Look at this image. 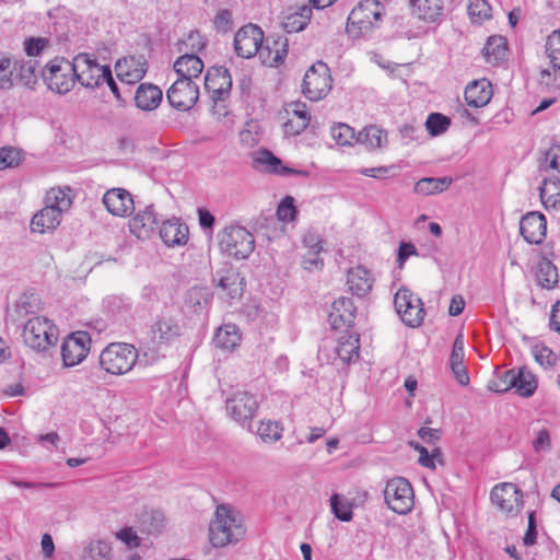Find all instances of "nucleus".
<instances>
[{
	"mask_svg": "<svg viewBox=\"0 0 560 560\" xmlns=\"http://www.w3.org/2000/svg\"><path fill=\"white\" fill-rule=\"evenodd\" d=\"M245 528L241 514L229 504H219L209 525V540L214 548H222L243 538Z\"/></svg>",
	"mask_w": 560,
	"mask_h": 560,
	"instance_id": "nucleus-1",
	"label": "nucleus"
},
{
	"mask_svg": "<svg viewBox=\"0 0 560 560\" xmlns=\"http://www.w3.org/2000/svg\"><path fill=\"white\" fill-rule=\"evenodd\" d=\"M138 360V350L130 343L114 342L100 354L101 368L113 375L128 373Z\"/></svg>",
	"mask_w": 560,
	"mask_h": 560,
	"instance_id": "nucleus-2",
	"label": "nucleus"
},
{
	"mask_svg": "<svg viewBox=\"0 0 560 560\" xmlns=\"http://www.w3.org/2000/svg\"><path fill=\"white\" fill-rule=\"evenodd\" d=\"M23 339L30 348L45 352L58 340L57 327L47 317L34 316L24 325Z\"/></svg>",
	"mask_w": 560,
	"mask_h": 560,
	"instance_id": "nucleus-3",
	"label": "nucleus"
},
{
	"mask_svg": "<svg viewBox=\"0 0 560 560\" xmlns=\"http://www.w3.org/2000/svg\"><path fill=\"white\" fill-rule=\"evenodd\" d=\"M223 253L236 259L248 258L255 248L254 236L242 226H228L219 234Z\"/></svg>",
	"mask_w": 560,
	"mask_h": 560,
	"instance_id": "nucleus-4",
	"label": "nucleus"
},
{
	"mask_svg": "<svg viewBox=\"0 0 560 560\" xmlns=\"http://www.w3.org/2000/svg\"><path fill=\"white\" fill-rule=\"evenodd\" d=\"M40 74L48 89L58 94L71 91L75 82L72 62L65 58H55L49 61L42 69Z\"/></svg>",
	"mask_w": 560,
	"mask_h": 560,
	"instance_id": "nucleus-5",
	"label": "nucleus"
},
{
	"mask_svg": "<svg viewBox=\"0 0 560 560\" xmlns=\"http://www.w3.org/2000/svg\"><path fill=\"white\" fill-rule=\"evenodd\" d=\"M75 80L84 88L95 89L104 84L105 69L96 58L89 54H79L72 61Z\"/></svg>",
	"mask_w": 560,
	"mask_h": 560,
	"instance_id": "nucleus-6",
	"label": "nucleus"
},
{
	"mask_svg": "<svg viewBox=\"0 0 560 560\" xmlns=\"http://www.w3.org/2000/svg\"><path fill=\"white\" fill-rule=\"evenodd\" d=\"M331 77L326 63L318 61L305 72L302 91L310 101L324 98L331 89Z\"/></svg>",
	"mask_w": 560,
	"mask_h": 560,
	"instance_id": "nucleus-7",
	"label": "nucleus"
},
{
	"mask_svg": "<svg viewBox=\"0 0 560 560\" xmlns=\"http://www.w3.org/2000/svg\"><path fill=\"white\" fill-rule=\"evenodd\" d=\"M384 498L388 508L398 514H407L413 506V490L410 482L402 477L387 481Z\"/></svg>",
	"mask_w": 560,
	"mask_h": 560,
	"instance_id": "nucleus-8",
	"label": "nucleus"
},
{
	"mask_svg": "<svg viewBox=\"0 0 560 560\" xmlns=\"http://www.w3.org/2000/svg\"><path fill=\"white\" fill-rule=\"evenodd\" d=\"M394 305L401 320L410 326L418 327L424 319V308L421 300L409 289L401 288L394 298Z\"/></svg>",
	"mask_w": 560,
	"mask_h": 560,
	"instance_id": "nucleus-9",
	"label": "nucleus"
},
{
	"mask_svg": "<svg viewBox=\"0 0 560 560\" xmlns=\"http://www.w3.org/2000/svg\"><path fill=\"white\" fill-rule=\"evenodd\" d=\"M384 7L377 0H364L352 9L348 16V28L357 27L360 33L371 31L382 20Z\"/></svg>",
	"mask_w": 560,
	"mask_h": 560,
	"instance_id": "nucleus-10",
	"label": "nucleus"
},
{
	"mask_svg": "<svg viewBox=\"0 0 560 560\" xmlns=\"http://www.w3.org/2000/svg\"><path fill=\"white\" fill-rule=\"evenodd\" d=\"M166 98L173 108L187 112L199 98V86L190 79H177L166 91Z\"/></svg>",
	"mask_w": 560,
	"mask_h": 560,
	"instance_id": "nucleus-11",
	"label": "nucleus"
},
{
	"mask_svg": "<svg viewBox=\"0 0 560 560\" xmlns=\"http://www.w3.org/2000/svg\"><path fill=\"white\" fill-rule=\"evenodd\" d=\"M264 44V32L255 24L241 27L234 36V49L238 57L252 58L258 54L260 57Z\"/></svg>",
	"mask_w": 560,
	"mask_h": 560,
	"instance_id": "nucleus-12",
	"label": "nucleus"
},
{
	"mask_svg": "<svg viewBox=\"0 0 560 560\" xmlns=\"http://www.w3.org/2000/svg\"><path fill=\"white\" fill-rule=\"evenodd\" d=\"M258 408L257 399L248 392H236L226 400V409L231 417L250 430V420Z\"/></svg>",
	"mask_w": 560,
	"mask_h": 560,
	"instance_id": "nucleus-13",
	"label": "nucleus"
},
{
	"mask_svg": "<svg viewBox=\"0 0 560 560\" xmlns=\"http://www.w3.org/2000/svg\"><path fill=\"white\" fill-rule=\"evenodd\" d=\"M91 337L85 331H75L68 336L61 346L62 361L66 366L79 364L90 351Z\"/></svg>",
	"mask_w": 560,
	"mask_h": 560,
	"instance_id": "nucleus-14",
	"label": "nucleus"
},
{
	"mask_svg": "<svg viewBox=\"0 0 560 560\" xmlns=\"http://www.w3.org/2000/svg\"><path fill=\"white\" fill-rule=\"evenodd\" d=\"M205 89L214 103L224 102L232 89V77L224 67H210L205 75Z\"/></svg>",
	"mask_w": 560,
	"mask_h": 560,
	"instance_id": "nucleus-15",
	"label": "nucleus"
},
{
	"mask_svg": "<svg viewBox=\"0 0 560 560\" xmlns=\"http://www.w3.org/2000/svg\"><path fill=\"white\" fill-rule=\"evenodd\" d=\"M182 335V327L173 316L162 314L150 326V342L155 348L167 346Z\"/></svg>",
	"mask_w": 560,
	"mask_h": 560,
	"instance_id": "nucleus-16",
	"label": "nucleus"
},
{
	"mask_svg": "<svg viewBox=\"0 0 560 560\" xmlns=\"http://www.w3.org/2000/svg\"><path fill=\"white\" fill-rule=\"evenodd\" d=\"M117 78L128 85L138 83L148 71V61L143 56H127L115 63Z\"/></svg>",
	"mask_w": 560,
	"mask_h": 560,
	"instance_id": "nucleus-17",
	"label": "nucleus"
},
{
	"mask_svg": "<svg viewBox=\"0 0 560 560\" xmlns=\"http://www.w3.org/2000/svg\"><path fill=\"white\" fill-rule=\"evenodd\" d=\"M546 233L547 220L542 213L530 211L521 218L520 234L528 244H541L546 237Z\"/></svg>",
	"mask_w": 560,
	"mask_h": 560,
	"instance_id": "nucleus-18",
	"label": "nucleus"
},
{
	"mask_svg": "<svg viewBox=\"0 0 560 560\" xmlns=\"http://www.w3.org/2000/svg\"><path fill=\"white\" fill-rule=\"evenodd\" d=\"M522 498V492L511 482L497 485L491 491L492 503L506 513L518 511Z\"/></svg>",
	"mask_w": 560,
	"mask_h": 560,
	"instance_id": "nucleus-19",
	"label": "nucleus"
},
{
	"mask_svg": "<svg viewBox=\"0 0 560 560\" xmlns=\"http://www.w3.org/2000/svg\"><path fill=\"white\" fill-rule=\"evenodd\" d=\"M253 167L258 171H265L269 173L280 174V175H305L306 172L293 170L282 165L280 159L273 155L270 151L266 149L258 150L253 155Z\"/></svg>",
	"mask_w": 560,
	"mask_h": 560,
	"instance_id": "nucleus-20",
	"label": "nucleus"
},
{
	"mask_svg": "<svg viewBox=\"0 0 560 560\" xmlns=\"http://www.w3.org/2000/svg\"><path fill=\"white\" fill-rule=\"evenodd\" d=\"M103 203L112 214L118 217L130 214L135 208L131 195L122 188H113L106 191Z\"/></svg>",
	"mask_w": 560,
	"mask_h": 560,
	"instance_id": "nucleus-21",
	"label": "nucleus"
},
{
	"mask_svg": "<svg viewBox=\"0 0 560 560\" xmlns=\"http://www.w3.org/2000/svg\"><path fill=\"white\" fill-rule=\"evenodd\" d=\"M355 317V306L350 298L341 296L331 305L329 313V323L334 329L342 326H351Z\"/></svg>",
	"mask_w": 560,
	"mask_h": 560,
	"instance_id": "nucleus-22",
	"label": "nucleus"
},
{
	"mask_svg": "<svg viewBox=\"0 0 560 560\" xmlns=\"http://www.w3.org/2000/svg\"><path fill=\"white\" fill-rule=\"evenodd\" d=\"M289 40L287 37L279 36L270 42V37L262 44L260 59L262 63L269 67H277L282 63L288 55Z\"/></svg>",
	"mask_w": 560,
	"mask_h": 560,
	"instance_id": "nucleus-23",
	"label": "nucleus"
},
{
	"mask_svg": "<svg viewBox=\"0 0 560 560\" xmlns=\"http://www.w3.org/2000/svg\"><path fill=\"white\" fill-rule=\"evenodd\" d=\"M493 95L491 82L487 79L475 80L465 89V101L468 106L483 107Z\"/></svg>",
	"mask_w": 560,
	"mask_h": 560,
	"instance_id": "nucleus-24",
	"label": "nucleus"
},
{
	"mask_svg": "<svg viewBox=\"0 0 560 560\" xmlns=\"http://www.w3.org/2000/svg\"><path fill=\"white\" fill-rule=\"evenodd\" d=\"M158 225L156 213L152 205L138 212L130 221V232L138 238H149Z\"/></svg>",
	"mask_w": 560,
	"mask_h": 560,
	"instance_id": "nucleus-25",
	"label": "nucleus"
},
{
	"mask_svg": "<svg viewBox=\"0 0 560 560\" xmlns=\"http://www.w3.org/2000/svg\"><path fill=\"white\" fill-rule=\"evenodd\" d=\"M188 226L178 219L166 220L160 228V236L165 245L170 247L185 245L188 241Z\"/></svg>",
	"mask_w": 560,
	"mask_h": 560,
	"instance_id": "nucleus-26",
	"label": "nucleus"
},
{
	"mask_svg": "<svg viewBox=\"0 0 560 560\" xmlns=\"http://www.w3.org/2000/svg\"><path fill=\"white\" fill-rule=\"evenodd\" d=\"M162 90L152 83H141L133 96L136 106L147 112L155 109L162 102Z\"/></svg>",
	"mask_w": 560,
	"mask_h": 560,
	"instance_id": "nucleus-27",
	"label": "nucleus"
},
{
	"mask_svg": "<svg viewBox=\"0 0 560 560\" xmlns=\"http://www.w3.org/2000/svg\"><path fill=\"white\" fill-rule=\"evenodd\" d=\"M203 61L196 55L186 52L178 57L174 62V71L177 74V79H190L195 81L199 78L203 70Z\"/></svg>",
	"mask_w": 560,
	"mask_h": 560,
	"instance_id": "nucleus-28",
	"label": "nucleus"
},
{
	"mask_svg": "<svg viewBox=\"0 0 560 560\" xmlns=\"http://www.w3.org/2000/svg\"><path fill=\"white\" fill-rule=\"evenodd\" d=\"M34 89L38 83V62L34 59H19L15 57L14 82Z\"/></svg>",
	"mask_w": 560,
	"mask_h": 560,
	"instance_id": "nucleus-29",
	"label": "nucleus"
},
{
	"mask_svg": "<svg viewBox=\"0 0 560 560\" xmlns=\"http://www.w3.org/2000/svg\"><path fill=\"white\" fill-rule=\"evenodd\" d=\"M60 219L61 213H59L58 209L47 205L32 218L31 230L43 234L46 231L56 229L60 223Z\"/></svg>",
	"mask_w": 560,
	"mask_h": 560,
	"instance_id": "nucleus-30",
	"label": "nucleus"
},
{
	"mask_svg": "<svg viewBox=\"0 0 560 560\" xmlns=\"http://www.w3.org/2000/svg\"><path fill=\"white\" fill-rule=\"evenodd\" d=\"M359 335L355 332H347L341 336L335 348L337 358L345 364L352 363L359 358Z\"/></svg>",
	"mask_w": 560,
	"mask_h": 560,
	"instance_id": "nucleus-31",
	"label": "nucleus"
},
{
	"mask_svg": "<svg viewBox=\"0 0 560 560\" xmlns=\"http://www.w3.org/2000/svg\"><path fill=\"white\" fill-rule=\"evenodd\" d=\"M373 281L374 279L371 272L362 266L352 268L348 272L347 282L349 284V289L358 296H364L368 294L373 287Z\"/></svg>",
	"mask_w": 560,
	"mask_h": 560,
	"instance_id": "nucleus-32",
	"label": "nucleus"
},
{
	"mask_svg": "<svg viewBox=\"0 0 560 560\" xmlns=\"http://www.w3.org/2000/svg\"><path fill=\"white\" fill-rule=\"evenodd\" d=\"M412 13L425 22H436L443 14L442 0H410Z\"/></svg>",
	"mask_w": 560,
	"mask_h": 560,
	"instance_id": "nucleus-33",
	"label": "nucleus"
},
{
	"mask_svg": "<svg viewBox=\"0 0 560 560\" xmlns=\"http://www.w3.org/2000/svg\"><path fill=\"white\" fill-rule=\"evenodd\" d=\"M244 278L235 268H226L219 278L218 285L228 293L231 299L240 298L244 291Z\"/></svg>",
	"mask_w": 560,
	"mask_h": 560,
	"instance_id": "nucleus-34",
	"label": "nucleus"
},
{
	"mask_svg": "<svg viewBox=\"0 0 560 560\" xmlns=\"http://www.w3.org/2000/svg\"><path fill=\"white\" fill-rule=\"evenodd\" d=\"M241 341V332L236 325L225 324L217 329L213 343L217 348L231 351L235 349Z\"/></svg>",
	"mask_w": 560,
	"mask_h": 560,
	"instance_id": "nucleus-35",
	"label": "nucleus"
},
{
	"mask_svg": "<svg viewBox=\"0 0 560 560\" xmlns=\"http://www.w3.org/2000/svg\"><path fill=\"white\" fill-rule=\"evenodd\" d=\"M312 8L303 4L298 8L294 12L289 13L283 22L282 26L287 33H298L303 31L311 21Z\"/></svg>",
	"mask_w": 560,
	"mask_h": 560,
	"instance_id": "nucleus-36",
	"label": "nucleus"
},
{
	"mask_svg": "<svg viewBox=\"0 0 560 560\" xmlns=\"http://www.w3.org/2000/svg\"><path fill=\"white\" fill-rule=\"evenodd\" d=\"M508 55V44L503 36H491L488 38L483 56L486 61L492 66H497L504 61Z\"/></svg>",
	"mask_w": 560,
	"mask_h": 560,
	"instance_id": "nucleus-37",
	"label": "nucleus"
},
{
	"mask_svg": "<svg viewBox=\"0 0 560 560\" xmlns=\"http://www.w3.org/2000/svg\"><path fill=\"white\" fill-rule=\"evenodd\" d=\"M536 280L540 288L551 290L559 282L557 267L546 257H542L537 265Z\"/></svg>",
	"mask_w": 560,
	"mask_h": 560,
	"instance_id": "nucleus-38",
	"label": "nucleus"
},
{
	"mask_svg": "<svg viewBox=\"0 0 560 560\" xmlns=\"http://www.w3.org/2000/svg\"><path fill=\"white\" fill-rule=\"evenodd\" d=\"M453 179L451 177H424L415 184L413 191L419 195L430 196L446 190Z\"/></svg>",
	"mask_w": 560,
	"mask_h": 560,
	"instance_id": "nucleus-39",
	"label": "nucleus"
},
{
	"mask_svg": "<svg viewBox=\"0 0 560 560\" xmlns=\"http://www.w3.org/2000/svg\"><path fill=\"white\" fill-rule=\"evenodd\" d=\"M539 196L546 209H560V180L545 179L539 187Z\"/></svg>",
	"mask_w": 560,
	"mask_h": 560,
	"instance_id": "nucleus-40",
	"label": "nucleus"
},
{
	"mask_svg": "<svg viewBox=\"0 0 560 560\" xmlns=\"http://www.w3.org/2000/svg\"><path fill=\"white\" fill-rule=\"evenodd\" d=\"M515 385L512 388L522 397H530L537 389V380L534 374L524 368L514 369Z\"/></svg>",
	"mask_w": 560,
	"mask_h": 560,
	"instance_id": "nucleus-41",
	"label": "nucleus"
},
{
	"mask_svg": "<svg viewBox=\"0 0 560 560\" xmlns=\"http://www.w3.org/2000/svg\"><path fill=\"white\" fill-rule=\"evenodd\" d=\"M514 369L512 370H500L495 369L494 376L488 382V389L494 393H505L512 389L515 385Z\"/></svg>",
	"mask_w": 560,
	"mask_h": 560,
	"instance_id": "nucleus-42",
	"label": "nucleus"
},
{
	"mask_svg": "<svg viewBox=\"0 0 560 560\" xmlns=\"http://www.w3.org/2000/svg\"><path fill=\"white\" fill-rule=\"evenodd\" d=\"M386 141V135L376 126L365 127L357 135V142L364 144L368 149L382 148Z\"/></svg>",
	"mask_w": 560,
	"mask_h": 560,
	"instance_id": "nucleus-43",
	"label": "nucleus"
},
{
	"mask_svg": "<svg viewBox=\"0 0 560 560\" xmlns=\"http://www.w3.org/2000/svg\"><path fill=\"white\" fill-rule=\"evenodd\" d=\"M15 57L5 52L0 54V89L10 90L14 85Z\"/></svg>",
	"mask_w": 560,
	"mask_h": 560,
	"instance_id": "nucleus-44",
	"label": "nucleus"
},
{
	"mask_svg": "<svg viewBox=\"0 0 560 560\" xmlns=\"http://www.w3.org/2000/svg\"><path fill=\"white\" fill-rule=\"evenodd\" d=\"M329 501L331 512L336 518L341 522H349L352 520V504L343 495L334 493Z\"/></svg>",
	"mask_w": 560,
	"mask_h": 560,
	"instance_id": "nucleus-45",
	"label": "nucleus"
},
{
	"mask_svg": "<svg viewBox=\"0 0 560 560\" xmlns=\"http://www.w3.org/2000/svg\"><path fill=\"white\" fill-rule=\"evenodd\" d=\"M283 428L277 421H260L257 434L265 443H276L282 436Z\"/></svg>",
	"mask_w": 560,
	"mask_h": 560,
	"instance_id": "nucleus-46",
	"label": "nucleus"
},
{
	"mask_svg": "<svg viewBox=\"0 0 560 560\" xmlns=\"http://www.w3.org/2000/svg\"><path fill=\"white\" fill-rule=\"evenodd\" d=\"M141 526L148 534L160 533L165 526V516L160 511L143 513L141 516Z\"/></svg>",
	"mask_w": 560,
	"mask_h": 560,
	"instance_id": "nucleus-47",
	"label": "nucleus"
},
{
	"mask_svg": "<svg viewBox=\"0 0 560 560\" xmlns=\"http://www.w3.org/2000/svg\"><path fill=\"white\" fill-rule=\"evenodd\" d=\"M330 133L339 145H352L353 142H357L354 130L347 124L339 122L332 126Z\"/></svg>",
	"mask_w": 560,
	"mask_h": 560,
	"instance_id": "nucleus-48",
	"label": "nucleus"
},
{
	"mask_svg": "<svg viewBox=\"0 0 560 560\" xmlns=\"http://www.w3.org/2000/svg\"><path fill=\"white\" fill-rule=\"evenodd\" d=\"M467 10L472 22H482L491 18V7L487 0H470Z\"/></svg>",
	"mask_w": 560,
	"mask_h": 560,
	"instance_id": "nucleus-49",
	"label": "nucleus"
},
{
	"mask_svg": "<svg viewBox=\"0 0 560 560\" xmlns=\"http://www.w3.org/2000/svg\"><path fill=\"white\" fill-rule=\"evenodd\" d=\"M451 119L443 114L432 113L428 116L425 126L431 136H439L447 130Z\"/></svg>",
	"mask_w": 560,
	"mask_h": 560,
	"instance_id": "nucleus-50",
	"label": "nucleus"
},
{
	"mask_svg": "<svg viewBox=\"0 0 560 560\" xmlns=\"http://www.w3.org/2000/svg\"><path fill=\"white\" fill-rule=\"evenodd\" d=\"M532 353L535 358V361L545 369L552 368L558 360L557 354L550 348L544 345H535L532 348Z\"/></svg>",
	"mask_w": 560,
	"mask_h": 560,
	"instance_id": "nucleus-51",
	"label": "nucleus"
},
{
	"mask_svg": "<svg viewBox=\"0 0 560 560\" xmlns=\"http://www.w3.org/2000/svg\"><path fill=\"white\" fill-rule=\"evenodd\" d=\"M112 548L102 540L91 542L86 549L85 560H110Z\"/></svg>",
	"mask_w": 560,
	"mask_h": 560,
	"instance_id": "nucleus-52",
	"label": "nucleus"
},
{
	"mask_svg": "<svg viewBox=\"0 0 560 560\" xmlns=\"http://www.w3.org/2000/svg\"><path fill=\"white\" fill-rule=\"evenodd\" d=\"M21 161L22 156L20 150L12 147L0 149V171L18 166Z\"/></svg>",
	"mask_w": 560,
	"mask_h": 560,
	"instance_id": "nucleus-53",
	"label": "nucleus"
},
{
	"mask_svg": "<svg viewBox=\"0 0 560 560\" xmlns=\"http://www.w3.org/2000/svg\"><path fill=\"white\" fill-rule=\"evenodd\" d=\"M295 215L294 198L291 196L284 197L277 208L278 219L282 222H290L294 220Z\"/></svg>",
	"mask_w": 560,
	"mask_h": 560,
	"instance_id": "nucleus-54",
	"label": "nucleus"
},
{
	"mask_svg": "<svg viewBox=\"0 0 560 560\" xmlns=\"http://www.w3.org/2000/svg\"><path fill=\"white\" fill-rule=\"evenodd\" d=\"M47 201L48 205H50L54 208H57L59 213H62V211L68 210L71 206V199L61 189H52L47 196Z\"/></svg>",
	"mask_w": 560,
	"mask_h": 560,
	"instance_id": "nucleus-55",
	"label": "nucleus"
},
{
	"mask_svg": "<svg viewBox=\"0 0 560 560\" xmlns=\"http://www.w3.org/2000/svg\"><path fill=\"white\" fill-rule=\"evenodd\" d=\"M49 42L43 37H30L24 40V50L28 57H36L48 46Z\"/></svg>",
	"mask_w": 560,
	"mask_h": 560,
	"instance_id": "nucleus-56",
	"label": "nucleus"
},
{
	"mask_svg": "<svg viewBox=\"0 0 560 560\" xmlns=\"http://www.w3.org/2000/svg\"><path fill=\"white\" fill-rule=\"evenodd\" d=\"M214 28L218 32L226 33L232 28V13L228 9H221L217 12L213 20Z\"/></svg>",
	"mask_w": 560,
	"mask_h": 560,
	"instance_id": "nucleus-57",
	"label": "nucleus"
},
{
	"mask_svg": "<svg viewBox=\"0 0 560 560\" xmlns=\"http://www.w3.org/2000/svg\"><path fill=\"white\" fill-rule=\"evenodd\" d=\"M418 249L417 247L409 242H400L398 252H397V264L400 269L404 268L406 260L410 256H418Z\"/></svg>",
	"mask_w": 560,
	"mask_h": 560,
	"instance_id": "nucleus-58",
	"label": "nucleus"
},
{
	"mask_svg": "<svg viewBox=\"0 0 560 560\" xmlns=\"http://www.w3.org/2000/svg\"><path fill=\"white\" fill-rule=\"evenodd\" d=\"M293 115L298 117L299 119V126L296 128H292L293 133L299 135L303 130L306 129V127L310 124L311 116L308 115L307 110L305 109V104H295L293 109Z\"/></svg>",
	"mask_w": 560,
	"mask_h": 560,
	"instance_id": "nucleus-59",
	"label": "nucleus"
},
{
	"mask_svg": "<svg viewBox=\"0 0 560 560\" xmlns=\"http://www.w3.org/2000/svg\"><path fill=\"white\" fill-rule=\"evenodd\" d=\"M465 350H464V336L458 334L455 337L452 353L450 357V364L464 363Z\"/></svg>",
	"mask_w": 560,
	"mask_h": 560,
	"instance_id": "nucleus-60",
	"label": "nucleus"
},
{
	"mask_svg": "<svg viewBox=\"0 0 560 560\" xmlns=\"http://www.w3.org/2000/svg\"><path fill=\"white\" fill-rule=\"evenodd\" d=\"M545 162L549 168L560 173V143H553L545 154Z\"/></svg>",
	"mask_w": 560,
	"mask_h": 560,
	"instance_id": "nucleus-61",
	"label": "nucleus"
},
{
	"mask_svg": "<svg viewBox=\"0 0 560 560\" xmlns=\"http://www.w3.org/2000/svg\"><path fill=\"white\" fill-rule=\"evenodd\" d=\"M117 538L125 542L130 548L140 546L141 539L131 527H126L118 532Z\"/></svg>",
	"mask_w": 560,
	"mask_h": 560,
	"instance_id": "nucleus-62",
	"label": "nucleus"
},
{
	"mask_svg": "<svg viewBox=\"0 0 560 560\" xmlns=\"http://www.w3.org/2000/svg\"><path fill=\"white\" fill-rule=\"evenodd\" d=\"M303 243L308 252H313V254H320L323 250V241L319 235L314 232L306 233L303 237Z\"/></svg>",
	"mask_w": 560,
	"mask_h": 560,
	"instance_id": "nucleus-63",
	"label": "nucleus"
},
{
	"mask_svg": "<svg viewBox=\"0 0 560 560\" xmlns=\"http://www.w3.org/2000/svg\"><path fill=\"white\" fill-rule=\"evenodd\" d=\"M533 447L536 452L550 450V435L547 429H541L537 432V435L533 441Z\"/></svg>",
	"mask_w": 560,
	"mask_h": 560,
	"instance_id": "nucleus-64",
	"label": "nucleus"
}]
</instances>
